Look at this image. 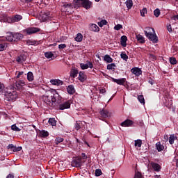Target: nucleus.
<instances>
[{
    "label": "nucleus",
    "mask_w": 178,
    "mask_h": 178,
    "mask_svg": "<svg viewBox=\"0 0 178 178\" xmlns=\"http://www.w3.org/2000/svg\"><path fill=\"white\" fill-rule=\"evenodd\" d=\"M11 130H13V131H20V128L17 127L16 124H13L11 126Z\"/></svg>",
    "instance_id": "44"
},
{
    "label": "nucleus",
    "mask_w": 178,
    "mask_h": 178,
    "mask_svg": "<svg viewBox=\"0 0 178 178\" xmlns=\"http://www.w3.org/2000/svg\"><path fill=\"white\" fill-rule=\"evenodd\" d=\"M144 33H145L146 37H147L150 34H152V33L155 34V30H154V29H152L151 27H146L145 29Z\"/></svg>",
    "instance_id": "17"
},
{
    "label": "nucleus",
    "mask_w": 178,
    "mask_h": 178,
    "mask_svg": "<svg viewBox=\"0 0 178 178\" xmlns=\"http://www.w3.org/2000/svg\"><path fill=\"white\" fill-rule=\"evenodd\" d=\"M22 19H23V17L22 16V15H13V17H12V18H10V17H8L7 18V20H9V19H11V22H13V23H16V22H20V20H22Z\"/></svg>",
    "instance_id": "10"
},
{
    "label": "nucleus",
    "mask_w": 178,
    "mask_h": 178,
    "mask_svg": "<svg viewBox=\"0 0 178 178\" xmlns=\"http://www.w3.org/2000/svg\"><path fill=\"white\" fill-rule=\"evenodd\" d=\"M79 81H81V83H84V81L86 80H87V75L84 74L83 72H80L79 73Z\"/></svg>",
    "instance_id": "18"
},
{
    "label": "nucleus",
    "mask_w": 178,
    "mask_h": 178,
    "mask_svg": "<svg viewBox=\"0 0 178 178\" xmlns=\"http://www.w3.org/2000/svg\"><path fill=\"white\" fill-rule=\"evenodd\" d=\"M48 123L49 124H51V126H56V120L55 118H49Z\"/></svg>",
    "instance_id": "39"
},
{
    "label": "nucleus",
    "mask_w": 178,
    "mask_h": 178,
    "mask_svg": "<svg viewBox=\"0 0 178 178\" xmlns=\"http://www.w3.org/2000/svg\"><path fill=\"white\" fill-rule=\"evenodd\" d=\"M7 90L8 88H5V85L0 82V95H4V94H6Z\"/></svg>",
    "instance_id": "21"
},
{
    "label": "nucleus",
    "mask_w": 178,
    "mask_h": 178,
    "mask_svg": "<svg viewBox=\"0 0 178 178\" xmlns=\"http://www.w3.org/2000/svg\"><path fill=\"white\" fill-rule=\"evenodd\" d=\"M170 63L171 65H176V63H177V60H176V58L171 57L170 58Z\"/></svg>",
    "instance_id": "47"
},
{
    "label": "nucleus",
    "mask_w": 178,
    "mask_h": 178,
    "mask_svg": "<svg viewBox=\"0 0 178 178\" xmlns=\"http://www.w3.org/2000/svg\"><path fill=\"white\" fill-rule=\"evenodd\" d=\"M62 97H58L57 101L56 102V104L54 106V109L57 111H64V109L70 108V102H62Z\"/></svg>",
    "instance_id": "2"
},
{
    "label": "nucleus",
    "mask_w": 178,
    "mask_h": 178,
    "mask_svg": "<svg viewBox=\"0 0 178 178\" xmlns=\"http://www.w3.org/2000/svg\"><path fill=\"white\" fill-rule=\"evenodd\" d=\"M127 9L133 8V0H127L125 2Z\"/></svg>",
    "instance_id": "33"
},
{
    "label": "nucleus",
    "mask_w": 178,
    "mask_h": 178,
    "mask_svg": "<svg viewBox=\"0 0 178 178\" xmlns=\"http://www.w3.org/2000/svg\"><path fill=\"white\" fill-rule=\"evenodd\" d=\"M39 136H40V137H42L43 138H45V137H48V136H49V132H48V131L42 130L40 131Z\"/></svg>",
    "instance_id": "24"
},
{
    "label": "nucleus",
    "mask_w": 178,
    "mask_h": 178,
    "mask_svg": "<svg viewBox=\"0 0 178 178\" xmlns=\"http://www.w3.org/2000/svg\"><path fill=\"white\" fill-rule=\"evenodd\" d=\"M120 29H123V26H122V24H118L114 26V30L119 31Z\"/></svg>",
    "instance_id": "51"
},
{
    "label": "nucleus",
    "mask_w": 178,
    "mask_h": 178,
    "mask_svg": "<svg viewBox=\"0 0 178 178\" xmlns=\"http://www.w3.org/2000/svg\"><path fill=\"white\" fill-rule=\"evenodd\" d=\"M58 98H60V96L56 90H54L53 92H51L49 95H44L42 96L44 102H45L47 105H49V106H51V108H55Z\"/></svg>",
    "instance_id": "1"
},
{
    "label": "nucleus",
    "mask_w": 178,
    "mask_h": 178,
    "mask_svg": "<svg viewBox=\"0 0 178 178\" xmlns=\"http://www.w3.org/2000/svg\"><path fill=\"white\" fill-rule=\"evenodd\" d=\"M134 178H143V175H141V172H136Z\"/></svg>",
    "instance_id": "52"
},
{
    "label": "nucleus",
    "mask_w": 178,
    "mask_h": 178,
    "mask_svg": "<svg viewBox=\"0 0 178 178\" xmlns=\"http://www.w3.org/2000/svg\"><path fill=\"white\" fill-rule=\"evenodd\" d=\"M136 39L138 42H140V44H144V42H145V38L140 34L136 35Z\"/></svg>",
    "instance_id": "28"
},
{
    "label": "nucleus",
    "mask_w": 178,
    "mask_h": 178,
    "mask_svg": "<svg viewBox=\"0 0 178 178\" xmlns=\"http://www.w3.org/2000/svg\"><path fill=\"white\" fill-rule=\"evenodd\" d=\"M154 15L156 17H159V15H161V10H159L158 8L154 10Z\"/></svg>",
    "instance_id": "46"
},
{
    "label": "nucleus",
    "mask_w": 178,
    "mask_h": 178,
    "mask_svg": "<svg viewBox=\"0 0 178 178\" xmlns=\"http://www.w3.org/2000/svg\"><path fill=\"white\" fill-rule=\"evenodd\" d=\"M73 168H81L83 166V161H81L80 157L76 156L71 163Z\"/></svg>",
    "instance_id": "6"
},
{
    "label": "nucleus",
    "mask_w": 178,
    "mask_h": 178,
    "mask_svg": "<svg viewBox=\"0 0 178 178\" xmlns=\"http://www.w3.org/2000/svg\"><path fill=\"white\" fill-rule=\"evenodd\" d=\"M145 13H147L146 8H143V9L140 10V15L143 16V17H144V16H145Z\"/></svg>",
    "instance_id": "53"
},
{
    "label": "nucleus",
    "mask_w": 178,
    "mask_h": 178,
    "mask_svg": "<svg viewBox=\"0 0 178 178\" xmlns=\"http://www.w3.org/2000/svg\"><path fill=\"white\" fill-rule=\"evenodd\" d=\"M27 45H40V42L35 40H28L26 41Z\"/></svg>",
    "instance_id": "31"
},
{
    "label": "nucleus",
    "mask_w": 178,
    "mask_h": 178,
    "mask_svg": "<svg viewBox=\"0 0 178 178\" xmlns=\"http://www.w3.org/2000/svg\"><path fill=\"white\" fill-rule=\"evenodd\" d=\"M81 5L83 8L85 9H90V8H92V2L90 1V0H84L82 3Z\"/></svg>",
    "instance_id": "11"
},
{
    "label": "nucleus",
    "mask_w": 178,
    "mask_h": 178,
    "mask_svg": "<svg viewBox=\"0 0 178 178\" xmlns=\"http://www.w3.org/2000/svg\"><path fill=\"white\" fill-rule=\"evenodd\" d=\"M148 57H149V59H150V60H155V59H156V56H155V55L152 54H149Z\"/></svg>",
    "instance_id": "50"
},
{
    "label": "nucleus",
    "mask_w": 178,
    "mask_h": 178,
    "mask_svg": "<svg viewBox=\"0 0 178 178\" xmlns=\"http://www.w3.org/2000/svg\"><path fill=\"white\" fill-rule=\"evenodd\" d=\"M40 28H35V27H31V28H27L25 30V32L28 35H31V34H35V33L40 32Z\"/></svg>",
    "instance_id": "7"
},
{
    "label": "nucleus",
    "mask_w": 178,
    "mask_h": 178,
    "mask_svg": "<svg viewBox=\"0 0 178 178\" xmlns=\"http://www.w3.org/2000/svg\"><path fill=\"white\" fill-rule=\"evenodd\" d=\"M15 147V145H13V144H10L7 146L8 149H13V147Z\"/></svg>",
    "instance_id": "58"
},
{
    "label": "nucleus",
    "mask_w": 178,
    "mask_h": 178,
    "mask_svg": "<svg viewBox=\"0 0 178 178\" xmlns=\"http://www.w3.org/2000/svg\"><path fill=\"white\" fill-rule=\"evenodd\" d=\"M108 22L105 19H102L100 22H98V26L99 27H103L104 26H106Z\"/></svg>",
    "instance_id": "43"
},
{
    "label": "nucleus",
    "mask_w": 178,
    "mask_h": 178,
    "mask_svg": "<svg viewBox=\"0 0 178 178\" xmlns=\"http://www.w3.org/2000/svg\"><path fill=\"white\" fill-rule=\"evenodd\" d=\"M156 149L159 152H161V151H163V149H165V146H163V145L161 144V142H158L156 144Z\"/></svg>",
    "instance_id": "27"
},
{
    "label": "nucleus",
    "mask_w": 178,
    "mask_h": 178,
    "mask_svg": "<svg viewBox=\"0 0 178 178\" xmlns=\"http://www.w3.org/2000/svg\"><path fill=\"white\" fill-rule=\"evenodd\" d=\"M44 56L47 59H51V58H52V56H54V54H52V52H51V51H47V52L44 53Z\"/></svg>",
    "instance_id": "42"
},
{
    "label": "nucleus",
    "mask_w": 178,
    "mask_h": 178,
    "mask_svg": "<svg viewBox=\"0 0 178 178\" xmlns=\"http://www.w3.org/2000/svg\"><path fill=\"white\" fill-rule=\"evenodd\" d=\"M77 74H79V70L76 68H72L70 71L71 77H73V79H76Z\"/></svg>",
    "instance_id": "22"
},
{
    "label": "nucleus",
    "mask_w": 178,
    "mask_h": 178,
    "mask_svg": "<svg viewBox=\"0 0 178 178\" xmlns=\"http://www.w3.org/2000/svg\"><path fill=\"white\" fill-rule=\"evenodd\" d=\"M23 34L19 33H8V35L6 36V39L7 41L10 42H17L23 40Z\"/></svg>",
    "instance_id": "3"
},
{
    "label": "nucleus",
    "mask_w": 178,
    "mask_h": 178,
    "mask_svg": "<svg viewBox=\"0 0 178 178\" xmlns=\"http://www.w3.org/2000/svg\"><path fill=\"white\" fill-rule=\"evenodd\" d=\"M90 30L95 32L99 31V27L95 24H92L90 26Z\"/></svg>",
    "instance_id": "26"
},
{
    "label": "nucleus",
    "mask_w": 178,
    "mask_h": 178,
    "mask_svg": "<svg viewBox=\"0 0 178 178\" xmlns=\"http://www.w3.org/2000/svg\"><path fill=\"white\" fill-rule=\"evenodd\" d=\"M138 99L140 104H143V105L145 104V99H144L143 95H138Z\"/></svg>",
    "instance_id": "40"
},
{
    "label": "nucleus",
    "mask_w": 178,
    "mask_h": 178,
    "mask_svg": "<svg viewBox=\"0 0 178 178\" xmlns=\"http://www.w3.org/2000/svg\"><path fill=\"white\" fill-rule=\"evenodd\" d=\"M78 158H80L81 161H87L88 156L86 153H81L80 156H78Z\"/></svg>",
    "instance_id": "36"
},
{
    "label": "nucleus",
    "mask_w": 178,
    "mask_h": 178,
    "mask_svg": "<svg viewBox=\"0 0 178 178\" xmlns=\"http://www.w3.org/2000/svg\"><path fill=\"white\" fill-rule=\"evenodd\" d=\"M24 74V72H18V74L17 75V79H20L21 76H23Z\"/></svg>",
    "instance_id": "56"
},
{
    "label": "nucleus",
    "mask_w": 178,
    "mask_h": 178,
    "mask_svg": "<svg viewBox=\"0 0 178 178\" xmlns=\"http://www.w3.org/2000/svg\"><path fill=\"white\" fill-rule=\"evenodd\" d=\"M146 37L154 44H156V42H158V37H156V35H155V33H150V35H148Z\"/></svg>",
    "instance_id": "12"
},
{
    "label": "nucleus",
    "mask_w": 178,
    "mask_h": 178,
    "mask_svg": "<svg viewBox=\"0 0 178 178\" xmlns=\"http://www.w3.org/2000/svg\"><path fill=\"white\" fill-rule=\"evenodd\" d=\"M131 73L135 74L136 76H140L141 74V70L138 67H134L131 70Z\"/></svg>",
    "instance_id": "23"
},
{
    "label": "nucleus",
    "mask_w": 178,
    "mask_h": 178,
    "mask_svg": "<svg viewBox=\"0 0 178 178\" xmlns=\"http://www.w3.org/2000/svg\"><path fill=\"white\" fill-rule=\"evenodd\" d=\"M120 44L122 47H126L127 45V36L122 35L121 37Z\"/></svg>",
    "instance_id": "20"
},
{
    "label": "nucleus",
    "mask_w": 178,
    "mask_h": 178,
    "mask_svg": "<svg viewBox=\"0 0 178 178\" xmlns=\"http://www.w3.org/2000/svg\"><path fill=\"white\" fill-rule=\"evenodd\" d=\"M100 118L102 119H109L111 118V113H109L107 110L103 109L99 112Z\"/></svg>",
    "instance_id": "9"
},
{
    "label": "nucleus",
    "mask_w": 178,
    "mask_h": 178,
    "mask_svg": "<svg viewBox=\"0 0 178 178\" xmlns=\"http://www.w3.org/2000/svg\"><path fill=\"white\" fill-rule=\"evenodd\" d=\"M142 145H143V140L140 139L135 140V147H138V148H140V147H141Z\"/></svg>",
    "instance_id": "41"
},
{
    "label": "nucleus",
    "mask_w": 178,
    "mask_h": 178,
    "mask_svg": "<svg viewBox=\"0 0 178 178\" xmlns=\"http://www.w3.org/2000/svg\"><path fill=\"white\" fill-rule=\"evenodd\" d=\"M25 86L26 82H24L23 80H18L16 81L12 86H10V88H15V90H18L20 91V90H22Z\"/></svg>",
    "instance_id": "5"
},
{
    "label": "nucleus",
    "mask_w": 178,
    "mask_h": 178,
    "mask_svg": "<svg viewBox=\"0 0 178 178\" xmlns=\"http://www.w3.org/2000/svg\"><path fill=\"white\" fill-rule=\"evenodd\" d=\"M112 80L114 81V83H117V84H119L120 86H125L124 83H127L126 78H122L120 79L112 78Z\"/></svg>",
    "instance_id": "15"
},
{
    "label": "nucleus",
    "mask_w": 178,
    "mask_h": 178,
    "mask_svg": "<svg viewBox=\"0 0 178 178\" xmlns=\"http://www.w3.org/2000/svg\"><path fill=\"white\" fill-rule=\"evenodd\" d=\"M27 56L26 54H21L19 56L17 57L16 61L18 63H24V61L26 60Z\"/></svg>",
    "instance_id": "13"
},
{
    "label": "nucleus",
    "mask_w": 178,
    "mask_h": 178,
    "mask_svg": "<svg viewBox=\"0 0 178 178\" xmlns=\"http://www.w3.org/2000/svg\"><path fill=\"white\" fill-rule=\"evenodd\" d=\"M50 83L53 86H62V84H63V81L59 79H51Z\"/></svg>",
    "instance_id": "19"
},
{
    "label": "nucleus",
    "mask_w": 178,
    "mask_h": 178,
    "mask_svg": "<svg viewBox=\"0 0 178 178\" xmlns=\"http://www.w3.org/2000/svg\"><path fill=\"white\" fill-rule=\"evenodd\" d=\"M80 67L82 70H86V69H88V64L81 63Z\"/></svg>",
    "instance_id": "45"
},
{
    "label": "nucleus",
    "mask_w": 178,
    "mask_h": 178,
    "mask_svg": "<svg viewBox=\"0 0 178 178\" xmlns=\"http://www.w3.org/2000/svg\"><path fill=\"white\" fill-rule=\"evenodd\" d=\"M67 91L68 94H74V86H73V85L68 86V87L67 88Z\"/></svg>",
    "instance_id": "30"
},
{
    "label": "nucleus",
    "mask_w": 178,
    "mask_h": 178,
    "mask_svg": "<svg viewBox=\"0 0 178 178\" xmlns=\"http://www.w3.org/2000/svg\"><path fill=\"white\" fill-rule=\"evenodd\" d=\"M8 48V44L5 42L0 41V52L5 51Z\"/></svg>",
    "instance_id": "25"
},
{
    "label": "nucleus",
    "mask_w": 178,
    "mask_h": 178,
    "mask_svg": "<svg viewBox=\"0 0 178 178\" xmlns=\"http://www.w3.org/2000/svg\"><path fill=\"white\" fill-rule=\"evenodd\" d=\"M65 139H63V138H60V137H57L55 139V144L56 145H59V144H60V143H63Z\"/></svg>",
    "instance_id": "37"
},
{
    "label": "nucleus",
    "mask_w": 178,
    "mask_h": 178,
    "mask_svg": "<svg viewBox=\"0 0 178 178\" xmlns=\"http://www.w3.org/2000/svg\"><path fill=\"white\" fill-rule=\"evenodd\" d=\"M175 161H176V165H177V168H178V156H177L175 157Z\"/></svg>",
    "instance_id": "63"
},
{
    "label": "nucleus",
    "mask_w": 178,
    "mask_h": 178,
    "mask_svg": "<svg viewBox=\"0 0 178 178\" xmlns=\"http://www.w3.org/2000/svg\"><path fill=\"white\" fill-rule=\"evenodd\" d=\"M66 48V44H60L58 45L59 49H65Z\"/></svg>",
    "instance_id": "55"
},
{
    "label": "nucleus",
    "mask_w": 178,
    "mask_h": 178,
    "mask_svg": "<svg viewBox=\"0 0 178 178\" xmlns=\"http://www.w3.org/2000/svg\"><path fill=\"white\" fill-rule=\"evenodd\" d=\"M167 29L169 33H172V25L169 24L168 26H167Z\"/></svg>",
    "instance_id": "59"
},
{
    "label": "nucleus",
    "mask_w": 178,
    "mask_h": 178,
    "mask_svg": "<svg viewBox=\"0 0 178 178\" xmlns=\"http://www.w3.org/2000/svg\"><path fill=\"white\" fill-rule=\"evenodd\" d=\"M172 19H174V20H178V15H174L172 17Z\"/></svg>",
    "instance_id": "62"
},
{
    "label": "nucleus",
    "mask_w": 178,
    "mask_h": 178,
    "mask_svg": "<svg viewBox=\"0 0 178 178\" xmlns=\"http://www.w3.org/2000/svg\"><path fill=\"white\" fill-rule=\"evenodd\" d=\"M6 178H15V175H12V174H9Z\"/></svg>",
    "instance_id": "64"
},
{
    "label": "nucleus",
    "mask_w": 178,
    "mask_h": 178,
    "mask_svg": "<svg viewBox=\"0 0 178 178\" xmlns=\"http://www.w3.org/2000/svg\"><path fill=\"white\" fill-rule=\"evenodd\" d=\"M133 123H134V122L132 120H126L125 121H124L121 123V126L122 127H130V126H133Z\"/></svg>",
    "instance_id": "16"
},
{
    "label": "nucleus",
    "mask_w": 178,
    "mask_h": 178,
    "mask_svg": "<svg viewBox=\"0 0 178 178\" xmlns=\"http://www.w3.org/2000/svg\"><path fill=\"white\" fill-rule=\"evenodd\" d=\"M27 80L28 81H33L34 80V75L33 74V72H29L27 73Z\"/></svg>",
    "instance_id": "32"
},
{
    "label": "nucleus",
    "mask_w": 178,
    "mask_h": 178,
    "mask_svg": "<svg viewBox=\"0 0 178 178\" xmlns=\"http://www.w3.org/2000/svg\"><path fill=\"white\" fill-rule=\"evenodd\" d=\"M63 7H64V8H72V3H65L63 5Z\"/></svg>",
    "instance_id": "57"
},
{
    "label": "nucleus",
    "mask_w": 178,
    "mask_h": 178,
    "mask_svg": "<svg viewBox=\"0 0 178 178\" xmlns=\"http://www.w3.org/2000/svg\"><path fill=\"white\" fill-rule=\"evenodd\" d=\"M86 64L88 65V67H90V69H92L94 67V65L90 61H87Z\"/></svg>",
    "instance_id": "54"
},
{
    "label": "nucleus",
    "mask_w": 178,
    "mask_h": 178,
    "mask_svg": "<svg viewBox=\"0 0 178 178\" xmlns=\"http://www.w3.org/2000/svg\"><path fill=\"white\" fill-rule=\"evenodd\" d=\"M163 138H164V141L169 140V136L167 134L164 135Z\"/></svg>",
    "instance_id": "60"
},
{
    "label": "nucleus",
    "mask_w": 178,
    "mask_h": 178,
    "mask_svg": "<svg viewBox=\"0 0 178 178\" xmlns=\"http://www.w3.org/2000/svg\"><path fill=\"white\" fill-rule=\"evenodd\" d=\"M107 69H108V70H112V64H108V65H107Z\"/></svg>",
    "instance_id": "61"
},
{
    "label": "nucleus",
    "mask_w": 178,
    "mask_h": 178,
    "mask_svg": "<svg viewBox=\"0 0 178 178\" xmlns=\"http://www.w3.org/2000/svg\"><path fill=\"white\" fill-rule=\"evenodd\" d=\"M51 13L47 12L42 14L40 17L41 22H47V20H51Z\"/></svg>",
    "instance_id": "8"
},
{
    "label": "nucleus",
    "mask_w": 178,
    "mask_h": 178,
    "mask_svg": "<svg viewBox=\"0 0 178 178\" xmlns=\"http://www.w3.org/2000/svg\"><path fill=\"white\" fill-rule=\"evenodd\" d=\"M121 58L122 59H123L124 60L127 61V59H129V56H127L126 54L122 53L121 54Z\"/></svg>",
    "instance_id": "49"
},
{
    "label": "nucleus",
    "mask_w": 178,
    "mask_h": 178,
    "mask_svg": "<svg viewBox=\"0 0 178 178\" xmlns=\"http://www.w3.org/2000/svg\"><path fill=\"white\" fill-rule=\"evenodd\" d=\"M6 98H7V101H16L17 98V92L16 91H9V88H7L6 91V94L3 95Z\"/></svg>",
    "instance_id": "4"
},
{
    "label": "nucleus",
    "mask_w": 178,
    "mask_h": 178,
    "mask_svg": "<svg viewBox=\"0 0 178 178\" xmlns=\"http://www.w3.org/2000/svg\"><path fill=\"white\" fill-rule=\"evenodd\" d=\"M75 41L81 42L83 41V35L81 33H78L75 38Z\"/></svg>",
    "instance_id": "34"
},
{
    "label": "nucleus",
    "mask_w": 178,
    "mask_h": 178,
    "mask_svg": "<svg viewBox=\"0 0 178 178\" xmlns=\"http://www.w3.org/2000/svg\"><path fill=\"white\" fill-rule=\"evenodd\" d=\"M104 60L107 63H112V58H111V56L109 55H105L104 57Z\"/></svg>",
    "instance_id": "35"
},
{
    "label": "nucleus",
    "mask_w": 178,
    "mask_h": 178,
    "mask_svg": "<svg viewBox=\"0 0 178 178\" xmlns=\"http://www.w3.org/2000/svg\"><path fill=\"white\" fill-rule=\"evenodd\" d=\"M81 126H83V122L81 121H79L76 122L74 127L76 130L79 131L80 130V128L81 127Z\"/></svg>",
    "instance_id": "38"
},
{
    "label": "nucleus",
    "mask_w": 178,
    "mask_h": 178,
    "mask_svg": "<svg viewBox=\"0 0 178 178\" xmlns=\"http://www.w3.org/2000/svg\"><path fill=\"white\" fill-rule=\"evenodd\" d=\"M150 165L154 172H161V169L162 168L161 165L154 162L150 163Z\"/></svg>",
    "instance_id": "14"
},
{
    "label": "nucleus",
    "mask_w": 178,
    "mask_h": 178,
    "mask_svg": "<svg viewBox=\"0 0 178 178\" xmlns=\"http://www.w3.org/2000/svg\"><path fill=\"white\" fill-rule=\"evenodd\" d=\"M101 175H102V170H101V169H96L95 176H97L98 177L101 176Z\"/></svg>",
    "instance_id": "48"
},
{
    "label": "nucleus",
    "mask_w": 178,
    "mask_h": 178,
    "mask_svg": "<svg viewBox=\"0 0 178 178\" xmlns=\"http://www.w3.org/2000/svg\"><path fill=\"white\" fill-rule=\"evenodd\" d=\"M177 140V137H176V136H175V134H172L170 136L168 141L170 144H175V140Z\"/></svg>",
    "instance_id": "29"
}]
</instances>
